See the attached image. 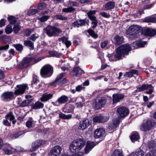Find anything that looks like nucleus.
I'll use <instances>...</instances> for the list:
<instances>
[{
	"label": "nucleus",
	"instance_id": "1",
	"mask_svg": "<svg viewBox=\"0 0 156 156\" xmlns=\"http://www.w3.org/2000/svg\"><path fill=\"white\" fill-rule=\"evenodd\" d=\"M131 50V47L129 44L123 45L116 49L115 53L111 54H108L107 56L110 61H116L122 59L125 55H128Z\"/></svg>",
	"mask_w": 156,
	"mask_h": 156
},
{
	"label": "nucleus",
	"instance_id": "2",
	"mask_svg": "<svg viewBox=\"0 0 156 156\" xmlns=\"http://www.w3.org/2000/svg\"><path fill=\"white\" fill-rule=\"evenodd\" d=\"M85 141L83 139L79 138L73 140L70 144L69 149L72 153L78 152L83 148L85 144Z\"/></svg>",
	"mask_w": 156,
	"mask_h": 156
},
{
	"label": "nucleus",
	"instance_id": "3",
	"mask_svg": "<svg viewBox=\"0 0 156 156\" xmlns=\"http://www.w3.org/2000/svg\"><path fill=\"white\" fill-rule=\"evenodd\" d=\"M53 68L52 66L48 64L43 66L40 70V74L43 78H48L50 77L52 74Z\"/></svg>",
	"mask_w": 156,
	"mask_h": 156
},
{
	"label": "nucleus",
	"instance_id": "4",
	"mask_svg": "<svg viewBox=\"0 0 156 156\" xmlns=\"http://www.w3.org/2000/svg\"><path fill=\"white\" fill-rule=\"evenodd\" d=\"M44 31L49 37L58 36L62 32V31L58 28L51 26H47Z\"/></svg>",
	"mask_w": 156,
	"mask_h": 156
},
{
	"label": "nucleus",
	"instance_id": "5",
	"mask_svg": "<svg viewBox=\"0 0 156 156\" xmlns=\"http://www.w3.org/2000/svg\"><path fill=\"white\" fill-rule=\"evenodd\" d=\"M153 121L149 120L143 123L140 127V129L143 131H147L150 130L155 125Z\"/></svg>",
	"mask_w": 156,
	"mask_h": 156
},
{
	"label": "nucleus",
	"instance_id": "6",
	"mask_svg": "<svg viewBox=\"0 0 156 156\" xmlns=\"http://www.w3.org/2000/svg\"><path fill=\"white\" fill-rule=\"evenodd\" d=\"M65 73H61L58 75L55 81L50 83L51 86H55L56 85H62L66 82V80L62 79L66 75Z\"/></svg>",
	"mask_w": 156,
	"mask_h": 156
},
{
	"label": "nucleus",
	"instance_id": "7",
	"mask_svg": "<svg viewBox=\"0 0 156 156\" xmlns=\"http://www.w3.org/2000/svg\"><path fill=\"white\" fill-rule=\"evenodd\" d=\"M148 90V91L146 92V93L148 94H151L153 91L154 87L151 84H144L142 85L140 87H138L136 91L137 92H141L145 90Z\"/></svg>",
	"mask_w": 156,
	"mask_h": 156
},
{
	"label": "nucleus",
	"instance_id": "8",
	"mask_svg": "<svg viewBox=\"0 0 156 156\" xmlns=\"http://www.w3.org/2000/svg\"><path fill=\"white\" fill-rule=\"evenodd\" d=\"M32 86V89L31 91L33 92H37L39 88L41 87V83L37 79V76L33 77Z\"/></svg>",
	"mask_w": 156,
	"mask_h": 156
},
{
	"label": "nucleus",
	"instance_id": "9",
	"mask_svg": "<svg viewBox=\"0 0 156 156\" xmlns=\"http://www.w3.org/2000/svg\"><path fill=\"white\" fill-rule=\"evenodd\" d=\"M106 99L105 97H101L99 98L98 101L94 103L93 105L96 109H99L104 107L106 102Z\"/></svg>",
	"mask_w": 156,
	"mask_h": 156
},
{
	"label": "nucleus",
	"instance_id": "10",
	"mask_svg": "<svg viewBox=\"0 0 156 156\" xmlns=\"http://www.w3.org/2000/svg\"><path fill=\"white\" fill-rule=\"evenodd\" d=\"M17 89L14 91V94L16 95L21 94L24 93L26 90L28 89V87L27 84H23L17 85Z\"/></svg>",
	"mask_w": 156,
	"mask_h": 156
},
{
	"label": "nucleus",
	"instance_id": "11",
	"mask_svg": "<svg viewBox=\"0 0 156 156\" xmlns=\"http://www.w3.org/2000/svg\"><path fill=\"white\" fill-rule=\"evenodd\" d=\"M140 31V27L137 25H132L129 27L128 32L130 35L135 36Z\"/></svg>",
	"mask_w": 156,
	"mask_h": 156
},
{
	"label": "nucleus",
	"instance_id": "12",
	"mask_svg": "<svg viewBox=\"0 0 156 156\" xmlns=\"http://www.w3.org/2000/svg\"><path fill=\"white\" fill-rule=\"evenodd\" d=\"M91 124V122L87 119L81 120L80 122L79 123L78 128L80 130H84Z\"/></svg>",
	"mask_w": 156,
	"mask_h": 156
},
{
	"label": "nucleus",
	"instance_id": "13",
	"mask_svg": "<svg viewBox=\"0 0 156 156\" xmlns=\"http://www.w3.org/2000/svg\"><path fill=\"white\" fill-rule=\"evenodd\" d=\"M62 149L59 146H55L51 150L49 155L50 156H59L61 153Z\"/></svg>",
	"mask_w": 156,
	"mask_h": 156
},
{
	"label": "nucleus",
	"instance_id": "14",
	"mask_svg": "<svg viewBox=\"0 0 156 156\" xmlns=\"http://www.w3.org/2000/svg\"><path fill=\"white\" fill-rule=\"evenodd\" d=\"M2 150L7 155L12 154L15 151V149L12 147L11 145L7 143L4 144Z\"/></svg>",
	"mask_w": 156,
	"mask_h": 156
},
{
	"label": "nucleus",
	"instance_id": "15",
	"mask_svg": "<svg viewBox=\"0 0 156 156\" xmlns=\"http://www.w3.org/2000/svg\"><path fill=\"white\" fill-rule=\"evenodd\" d=\"M117 112L120 117H124L129 114V111L126 107H122L118 108Z\"/></svg>",
	"mask_w": 156,
	"mask_h": 156
},
{
	"label": "nucleus",
	"instance_id": "16",
	"mask_svg": "<svg viewBox=\"0 0 156 156\" xmlns=\"http://www.w3.org/2000/svg\"><path fill=\"white\" fill-rule=\"evenodd\" d=\"M32 59L31 58L27 57L24 58L22 62L18 65L19 68L20 69H23L27 67Z\"/></svg>",
	"mask_w": 156,
	"mask_h": 156
},
{
	"label": "nucleus",
	"instance_id": "17",
	"mask_svg": "<svg viewBox=\"0 0 156 156\" xmlns=\"http://www.w3.org/2000/svg\"><path fill=\"white\" fill-rule=\"evenodd\" d=\"M46 143V141L42 140H36L32 144V147L30 149L31 151H33L41 145L44 144Z\"/></svg>",
	"mask_w": 156,
	"mask_h": 156
},
{
	"label": "nucleus",
	"instance_id": "18",
	"mask_svg": "<svg viewBox=\"0 0 156 156\" xmlns=\"http://www.w3.org/2000/svg\"><path fill=\"white\" fill-rule=\"evenodd\" d=\"M108 117L102 115H100L96 116L93 118V120L94 122H105L108 119Z\"/></svg>",
	"mask_w": 156,
	"mask_h": 156
},
{
	"label": "nucleus",
	"instance_id": "19",
	"mask_svg": "<svg viewBox=\"0 0 156 156\" xmlns=\"http://www.w3.org/2000/svg\"><path fill=\"white\" fill-rule=\"evenodd\" d=\"M105 130L103 128H99L94 131V136L95 138H99L104 136Z\"/></svg>",
	"mask_w": 156,
	"mask_h": 156
},
{
	"label": "nucleus",
	"instance_id": "20",
	"mask_svg": "<svg viewBox=\"0 0 156 156\" xmlns=\"http://www.w3.org/2000/svg\"><path fill=\"white\" fill-rule=\"evenodd\" d=\"M88 22V20H79L74 22L72 25L74 27H79L80 26L85 25L86 23L87 24Z\"/></svg>",
	"mask_w": 156,
	"mask_h": 156
},
{
	"label": "nucleus",
	"instance_id": "21",
	"mask_svg": "<svg viewBox=\"0 0 156 156\" xmlns=\"http://www.w3.org/2000/svg\"><path fill=\"white\" fill-rule=\"evenodd\" d=\"M2 98L5 101H9L13 98V93L12 92H7L3 94Z\"/></svg>",
	"mask_w": 156,
	"mask_h": 156
},
{
	"label": "nucleus",
	"instance_id": "22",
	"mask_svg": "<svg viewBox=\"0 0 156 156\" xmlns=\"http://www.w3.org/2000/svg\"><path fill=\"white\" fill-rule=\"evenodd\" d=\"M147 44V42L143 41L141 40L136 41L132 44V46L134 48H137L140 47H143Z\"/></svg>",
	"mask_w": 156,
	"mask_h": 156
},
{
	"label": "nucleus",
	"instance_id": "23",
	"mask_svg": "<svg viewBox=\"0 0 156 156\" xmlns=\"http://www.w3.org/2000/svg\"><path fill=\"white\" fill-rule=\"evenodd\" d=\"M124 97V95L121 94H117L112 95L113 103L114 104L122 99Z\"/></svg>",
	"mask_w": 156,
	"mask_h": 156
},
{
	"label": "nucleus",
	"instance_id": "24",
	"mask_svg": "<svg viewBox=\"0 0 156 156\" xmlns=\"http://www.w3.org/2000/svg\"><path fill=\"white\" fill-rule=\"evenodd\" d=\"M53 94H51L45 93L43 94L40 98L41 101L42 102H46L51 99L53 97Z\"/></svg>",
	"mask_w": 156,
	"mask_h": 156
},
{
	"label": "nucleus",
	"instance_id": "25",
	"mask_svg": "<svg viewBox=\"0 0 156 156\" xmlns=\"http://www.w3.org/2000/svg\"><path fill=\"white\" fill-rule=\"evenodd\" d=\"M94 142H92L87 141L86 147L85 148V152L86 154L88 153L95 146Z\"/></svg>",
	"mask_w": 156,
	"mask_h": 156
},
{
	"label": "nucleus",
	"instance_id": "26",
	"mask_svg": "<svg viewBox=\"0 0 156 156\" xmlns=\"http://www.w3.org/2000/svg\"><path fill=\"white\" fill-rule=\"evenodd\" d=\"M73 70L74 73L73 74V76H80L84 73L83 71L79 67H75Z\"/></svg>",
	"mask_w": 156,
	"mask_h": 156
},
{
	"label": "nucleus",
	"instance_id": "27",
	"mask_svg": "<svg viewBox=\"0 0 156 156\" xmlns=\"http://www.w3.org/2000/svg\"><path fill=\"white\" fill-rule=\"evenodd\" d=\"M144 34L146 36H153L156 34V31L152 29L147 28L144 30Z\"/></svg>",
	"mask_w": 156,
	"mask_h": 156
},
{
	"label": "nucleus",
	"instance_id": "28",
	"mask_svg": "<svg viewBox=\"0 0 156 156\" xmlns=\"http://www.w3.org/2000/svg\"><path fill=\"white\" fill-rule=\"evenodd\" d=\"M115 6V3L112 2H109L106 3L103 6L104 10H108L113 9Z\"/></svg>",
	"mask_w": 156,
	"mask_h": 156
},
{
	"label": "nucleus",
	"instance_id": "29",
	"mask_svg": "<svg viewBox=\"0 0 156 156\" xmlns=\"http://www.w3.org/2000/svg\"><path fill=\"white\" fill-rule=\"evenodd\" d=\"M147 147L150 150L156 152V141H151L149 142L148 144Z\"/></svg>",
	"mask_w": 156,
	"mask_h": 156
},
{
	"label": "nucleus",
	"instance_id": "30",
	"mask_svg": "<svg viewBox=\"0 0 156 156\" xmlns=\"http://www.w3.org/2000/svg\"><path fill=\"white\" fill-rule=\"evenodd\" d=\"M68 99V98L67 96L63 95L59 98L57 100L56 102H58L60 104H62L67 102Z\"/></svg>",
	"mask_w": 156,
	"mask_h": 156
},
{
	"label": "nucleus",
	"instance_id": "31",
	"mask_svg": "<svg viewBox=\"0 0 156 156\" xmlns=\"http://www.w3.org/2000/svg\"><path fill=\"white\" fill-rule=\"evenodd\" d=\"M68 39L67 37H63L58 39L59 41H62V43L64 44L67 48H68L71 44V42L68 41Z\"/></svg>",
	"mask_w": 156,
	"mask_h": 156
},
{
	"label": "nucleus",
	"instance_id": "32",
	"mask_svg": "<svg viewBox=\"0 0 156 156\" xmlns=\"http://www.w3.org/2000/svg\"><path fill=\"white\" fill-rule=\"evenodd\" d=\"M44 104L40 101H37L32 106V108L35 109L42 108L44 107Z\"/></svg>",
	"mask_w": 156,
	"mask_h": 156
},
{
	"label": "nucleus",
	"instance_id": "33",
	"mask_svg": "<svg viewBox=\"0 0 156 156\" xmlns=\"http://www.w3.org/2000/svg\"><path fill=\"white\" fill-rule=\"evenodd\" d=\"M23 44L26 46H28L31 50H33L34 48V43L30 40L24 41Z\"/></svg>",
	"mask_w": 156,
	"mask_h": 156
},
{
	"label": "nucleus",
	"instance_id": "34",
	"mask_svg": "<svg viewBox=\"0 0 156 156\" xmlns=\"http://www.w3.org/2000/svg\"><path fill=\"white\" fill-rule=\"evenodd\" d=\"M34 121L32 118H30L26 122V126L29 129L32 128L34 126Z\"/></svg>",
	"mask_w": 156,
	"mask_h": 156
},
{
	"label": "nucleus",
	"instance_id": "35",
	"mask_svg": "<svg viewBox=\"0 0 156 156\" xmlns=\"http://www.w3.org/2000/svg\"><path fill=\"white\" fill-rule=\"evenodd\" d=\"M115 44L117 45H119L122 43L123 42V37L122 36H117L115 37Z\"/></svg>",
	"mask_w": 156,
	"mask_h": 156
},
{
	"label": "nucleus",
	"instance_id": "36",
	"mask_svg": "<svg viewBox=\"0 0 156 156\" xmlns=\"http://www.w3.org/2000/svg\"><path fill=\"white\" fill-rule=\"evenodd\" d=\"M144 153L143 151L140 150L133 152L128 156H144Z\"/></svg>",
	"mask_w": 156,
	"mask_h": 156
},
{
	"label": "nucleus",
	"instance_id": "37",
	"mask_svg": "<svg viewBox=\"0 0 156 156\" xmlns=\"http://www.w3.org/2000/svg\"><path fill=\"white\" fill-rule=\"evenodd\" d=\"M59 117L61 119H69L72 117V115L71 114L66 115L63 113H61L59 114Z\"/></svg>",
	"mask_w": 156,
	"mask_h": 156
},
{
	"label": "nucleus",
	"instance_id": "38",
	"mask_svg": "<svg viewBox=\"0 0 156 156\" xmlns=\"http://www.w3.org/2000/svg\"><path fill=\"white\" fill-rule=\"evenodd\" d=\"M140 138V136L138 133L136 132L132 133L131 136V139L132 141L136 140Z\"/></svg>",
	"mask_w": 156,
	"mask_h": 156
},
{
	"label": "nucleus",
	"instance_id": "39",
	"mask_svg": "<svg viewBox=\"0 0 156 156\" xmlns=\"http://www.w3.org/2000/svg\"><path fill=\"white\" fill-rule=\"evenodd\" d=\"M12 46L15 48L17 51L20 52H21L23 49V46L21 44H13Z\"/></svg>",
	"mask_w": 156,
	"mask_h": 156
},
{
	"label": "nucleus",
	"instance_id": "40",
	"mask_svg": "<svg viewBox=\"0 0 156 156\" xmlns=\"http://www.w3.org/2000/svg\"><path fill=\"white\" fill-rule=\"evenodd\" d=\"M96 12V11L95 10L90 11L87 14L88 17L91 20H94L96 18V17L94 16V14Z\"/></svg>",
	"mask_w": 156,
	"mask_h": 156
},
{
	"label": "nucleus",
	"instance_id": "41",
	"mask_svg": "<svg viewBox=\"0 0 156 156\" xmlns=\"http://www.w3.org/2000/svg\"><path fill=\"white\" fill-rule=\"evenodd\" d=\"M120 122V121L119 119V118H115L112 121V123H113V124L114 125V126H112V125H111L110 126H111V128H115L116 127H117L119 125V123Z\"/></svg>",
	"mask_w": 156,
	"mask_h": 156
},
{
	"label": "nucleus",
	"instance_id": "42",
	"mask_svg": "<svg viewBox=\"0 0 156 156\" xmlns=\"http://www.w3.org/2000/svg\"><path fill=\"white\" fill-rule=\"evenodd\" d=\"M112 156H124L122 153V151L119 150H117L114 151L112 154Z\"/></svg>",
	"mask_w": 156,
	"mask_h": 156
},
{
	"label": "nucleus",
	"instance_id": "43",
	"mask_svg": "<svg viewBox=\"0 0 156 156\" xmlns=\"http://www.w3.org/2000/svg\"><path fill=\"white\" fill-rule=\"evenodd\" d=\"M21 29V27L19 24H15L13 27V30L15 33L16 34L18 33Z\"/></svg>",
	"mask_w": 156,
	"mask_h": 156
},
{
	"label": "nucleus",
	"instance_id": "44",
	"mask_svg": "<svg viewBox=\"0 0 156 156\" xmlns=\"http://www.w3.org/2000/svg\"><path fill=\"white\" fill-rule=\"evenodd\" d=\"M88 32L92 37L94 38H97L98 37V35L96 34L93 30L91 29H89L88 30Z\"/></svg>",
	"mask_w": 156,
	"mask_h": 156
},
{
	"label": "nucleus",
	"instance_id": "45",
	"mask_svg": "<svg viewBox=\"0 0 156 156\" xmlns=\"http://www.w3.org/2000/svg\"><path fill=\"white\" fill-rule=\"evenodd\" d=\"M75 9L72 7H69L67 8H64L62 9V11L66 12H72L74 11Z\"/></svg>",
	"mask_w": 156,
	"mask_h": 156
},
{
	"label": "nucleus",
	"instance_id": "46",
	"mask_svg": "<svg viewBox=\"0 0 156 156\" xmlns=\"http://www.w3.org/2000/svg\"><path fill=\"white\" fill-rule=\"evenodd\" d=\"M8 53L9 55V59H11L13 56L16 55L17 54V52L13 49H10L8 51Z\"/></svg>",
	"mask_w": 156,
	"mask_h": 156
},
{
	"label": "nucleus",
	"instance_id": "47",
	"mask_svg": "<svg viewBox=\"0 0 156 156\" xmlns=\"http://www.w3.org/2000/svg\"><path fill=\"white\" fill-rule=\"evenodd\" d=\"M50 55L53 57H59L62 56V54L55 51H52L50 52Z\"/></svg>",
	"mask_w": 156,
	"mask_h": 156
},
{
	"label": "nucleus",
	"instance_id": "48",
	"mask_svg": "<svg viewBox=\"0 0 156 156\" xmlns=\"http://www.w3.org/2000/svg\"><path fill=\"white\" fill-rule=\"evenodd\" d=\"M145 21L146 22H156V18L154 17H148L145 19Z\"/></svg>",
	"mask_w": 156,
	"mask_h": 156
},
{
	"label": "nucleus",
	"instance_id": "49",
	"mask_svg": "<svg viewBox=\"0 0 156 156\" xmlns=\"http://www.w3.org/2000/svg\"><path fill=\"white\" fill-rule=\"evenodd\" d=\"M6 119L9 120L10 121H11L13 119H15V117L13 115V113L12 112H11L9 114H7L5 116Z\"/></svg>",
	"mask_w": 156,
	"mask_h": 156
},
{
	"label": "nucleus",
	"instance_id": "50",
	"mask_svg": "<svg viewBox=\"0 0 156 156\" xmlns=\"http://www.w3.org/2000/svg\"><path fill=\"white\" fill-rule=\"evenodd\" d=\"M12 31V27L10 25H7L5 28V32L8 34H10Z\"/></svg>",
	"mask_w": 156,
	"mask_h": 156
},
{
	"label": "nucleus",
	"instance_id": "51",
	"mask_svg": "<svg viewBox=\"0 0 156 156\" xmlns=\"http://www.w3.org/2000/svg\"><path fill=\"white\" fill-rule=\"evenodd\" d=\"M50 17L49 16H43L39 18L38 20L41 22H44L46 21Z\"/></svg>",
	"mask_w": 156,
	"mask_h": 156
},
{
	"label": "nucleus",
	"instance_id": "52",
	"mask_svg": "<svg viewBox=\"0 0 156 156\" xmlns=\"http://www.w3.org/2000/svg\"><path fill=\"white\" fill-rule=\"evenodd\" d=\"M39 35L38 34H32L29 38V39L33 41H35L38 38Z\"/></svg>",
	"mask_w": 156,
	"mask_h": 156
},
{
	"label": "nucleus",
	"instance_id": "53",
	"mask_svg": "<svg viewBox=\"0 0 156 156\" xmlns=\"http://www.w3.org/2000/svg\"><path fill=\"white\" fill-rule=\"evenodd\" d=\"M8 20L11 24H14L16 22V20L12 16H10L8 17Z\"/></svg>",
	"mask_w": 156,
	"mask_h": 156
},
{
	"label": "nucleus",
	"instance_id": "54",
	"mask_svg": "<svg viewBox=\"0 0 156 156\" xmlns=\"http://www.w3.org/2000/svg\"><path fill=\"white\" fill-rule=\"evenodd\" d=\"M55 17L57 19L61 20H66L67 19V17L63 16L61 14L57 15Z\"/></svg>",
	"mask_w": 156,
	"mask_h": 156
},
{
	"label": "nucleus",
	"instance_id": "55",
	"mask_svg": "<svg viewBox=\"0 0 156 156\" xmlns=\"http://www.w3.org/2000/svg\"><path fill=\"white\" fill-rule=\"evenodd\" d=\"M145 156H156V152L150 150V151L147 153Z\"/></svg>",
	"mask_w": 156,
	"mask_h": 156
},
{
	"label": "nucleus",
	"instance_id": "56",
	"mask_svg": "<svg viewBox=\"0 0 156 156\" xmlns=\"http://www.w3.org/2000/svg\"><path fill=\"white\" fill-rule=\"evenodd\" d=\"M100 14L103 17L105 18H109L110 17V15L108 13H107L105 12H101Z\"/></svg>",
	"mask_w": 156,
	"mask_h": 156
},
{
	"label": "nucleus",
	"instance_id": "57",
	"mask_svg": "<svg viewBox=\"0 0 156 156\" xmlns=\"http://www.w3.org/2000/svg\"><path fill=\"white\" fill-rule=\"evenodd\" d=\"M29 100H25L23 101L22 103H21L19 105L21 107H24L28 105L29 104Z\"/></svg>",
	"mask_w": 156,
	"mask_h": 156
},
{
	"label": "nucleus",
	"instance_id": "58",
	"mask_svg": "<svg viewBox=\"0 0 156 156\" xmlns=\"http://www.w3.org/2000/svg\"><path fill=\"white\" fill-rule=\"evenodd\" d=\"M38 12V10L37 9H33L30 10L28 12V14L29 15H34Z\"/></svg>",
	"mask_w": 156,
	"mask_h": 156
},
{
	"label": "nucleus",
	"instance_id": "59",
	"mask_svg": "<svg viewBox=\"0 0 156 156\" xmlns=\"http://www.w3.org/2000/svg\"><path fill=\"white\" fill-rule=\"evenodd\" d=\"M9 47L8 44H6L4 45L0 46V51L5 50H7Z\"/></svg>",
	"mask_w": 156,
	"mask_h": 156
},
{
	"label": "nucleus",
	"instance_id": "60",
	"mask_svg": "<svg viewBox=\"0 0 156 156\" xmlns=\"http://www.w3.org/2000/svg\"><path fill=\"white\" fill-rule=\"evenodd\" d=\"M24 35L26 36H28L30 35L31 33V31L28 29H26L24 30Z\"/></svg>",
	"mask_w": 156,
	"mask_h": 156
},
{
	"label": "nucleus",
	"instance_id": "61",
	"mask_svg": "<svg viewBox=\"0 0 156 156\" xmlns=\"http://www.w3.org/2000/svg\"><path fill=\"white\" fill-rule=\"evenodd\" d=\"M84 103L83 102H79L76 104V106L78 108H82L84 105Z\"/></svg>",
	"mask_w": 156,
	"mask_h": 156
},
{
	"label": "nucleus",
	"instance_id": "62",
	"mask_svg": "<svg viewBox=\"0 0 156 156\" xmlns=\"http://www.w3.org/2000/svg\"><path fill=\"white\" fill-rule=\"evenodd\" d=\"M76 2H72L70 1H69V3L68 5V6L72 7L73 6H75L76 5Z\"/></svg>",
	"mask_w": 156,
	"mask_h": 156
},
{
	"label": "nucleus",
	"instance_id": "63",
	"mask_svg": "<svg viewBox=\"0 0 156 156\" xmlns=\"http://www.w3.org/2000/svg\"><path fill=\"white\" fill-rule=\"evenodd\" d=\"M3 123L5 126H10V123L8 121L7 119L3 120Z\"/></svg>",
	"mask_w": 156,
	"mask_h": 156
},
{
	"label": "nucleus",
	"instance_id": "64",
	"mask_svg": "<svg viewBox=\"0 0 156 156\" xmlns=\"http://www.w3.org/2000/svg\"><path fill=\"white\" fill-rule=\"evenodd\" d=\"M6 20L3 19H2L0 21V27L4 26L5 24Z\"/></svg>",
	"mask_w": 156,
	"mask_h": 156
}]
</instances>
